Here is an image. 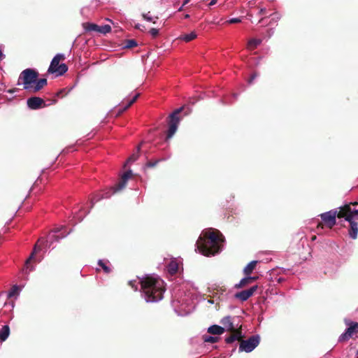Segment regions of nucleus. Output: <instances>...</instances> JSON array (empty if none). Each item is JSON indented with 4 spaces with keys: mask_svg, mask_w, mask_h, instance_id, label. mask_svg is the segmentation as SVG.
Returning <instances> with one entry per match:
<instances>
[{
    "mask_svg": "<svg viewBox=\"0 0 358 358\" xmlns=\"http://www.w3.org/2000/svg\"><path fill=\"white\" fill-rule=\"evenodd\" d=\"M224 237L218 230L209 231L199 237L196 242L199 252L205 256L215 255L221 250Z\"/></svg>",
    "mask_w": 358,
    "mask_h": 358,
    "instance_id": "f257e3e1",
    "label": "nucleus"
},
{
    "mask_svg": "<svg viewBox=\"0 0 358 358\" xmlns=\"http://www.w3.org/2000/svg\"><path fill=\"white\" fill-rule=\"evenodd\" d=\"M140 283L147 302H156L163 298L165 287L162 280L146 276L141 279Z\"/></svg>",
    "mask_w": 358,
    "mask_h": 358,
    "instance_id": "f03ea898",
    "label": "nucleus"
},
{
    "mask_svg": "<svg viewBox=\"0 0 358 358\" xmlns=\"http://www.w3.org/2000/svg\"><path fill=\"white\" fill-rule=\"evenodd\" d=\"M38 73L32 69H27L22 71L19 80H22L24 89L36 93L47 85L46 78L38 79Z\"/></svg>",
    "mask_w": 358,
    "mask_h": 358,
    "instance_id": "7ed1b4c3",
    "label": "nucleus"
},
{
    "mask_svg": "<svg viewBox=\"0 0 358 358\" xmlns=\"http://www.w3.org/2000/svg\"><path fill=\"white\" fill-rule=\"evenodd\" d=\"M348 212H350V204H346L340 208L339 211L336 210H331L328 212L320 215L322 222H318L317 224V229H324L326 225L329 229H332L336 223V217L338 218H345L348 220L350 215H347Z\"/></svg>",
    "mask_w": 358,
    "mask_h": 358,
    "instance_id": "20e7f679",
    "label": "nucleus"
},
{
    "mask_svg": "<svg viewBox=\"0 0 358 358\" xmlns=\"http://www.w3.org/2000/svg\"><path fill=\"white\" fill-rule=\"evenodd\" d=\"M220 323L224 326V330L230 332V335L225 338V342L228 344L232 343L236 340L243 338L242 331V325L235 327L234 325V318L231 316L224 317Z\"/></svg>",
    "mask_w": 358,
    "mask_h": 358,
    "instance_id": "39448f33",
    "label": "nucleus"
},
{
    "mask_svg": "<svg viewBox=\"0 0 358 358\" xmlns=\"http://www.w3.org/2000/svg\"><path fill=\"white\" fill-rule=\"evenodd\" d=\"M65 59V56L62 54H57L50 63L48 73H56L57 76H62L68 71V66L65 64H59L60 61Z\"/></svg>",
    "mask_w": 358,
    "mask_h": 358,
    "instance_id": "423d86ee",
    "label": "nucleus"
},
{
    "mask_svg": "<svg viewBox=\"0 0 358 358\" xmlns=\"http://www.w3.org/2000/svg\"><path fill=\"white\" fill-rule=\"evenodd\" d=\"M358 203H350V212L346 214L347 215H350L348 220H345L350 223V228L348 229L349 236L352 239H356L357 238L358 233V223L355 220H358V210L352 209L351 208V205H357Z\"/></svg>",
    "mask_w": 358,
    "mask_h": 358,
    "instance_id": "0eeeda50",
    "label": "nucleus"
},
{
    "mask_svg": "<svg viewBox=\"0 0 358 358\" xmlns=\"http://www.w3.org/2000/svg\"><path fill=\"white\" fill-rule=\"evenodd\" d=\"M237 341L240 342L239 352H250L259 344L260 338L256 335L250 337L248 340H243L241 338Z\"/></svg>",
    "mask_w": 358,
    "mask_h": 358,
    "instance_id": "6e6552de",
    "label": "nucleus"
},
{
    "mask_svg": "<svg viewBox=\"0 0 358 358\" xmlns=\"http://www.w3.org/2000/svg\"><path fill=\"white\" fill-rule=\"evenodd\" d=\"M182 109H183V107L176 109L173 113H172L169 115V118H170V120L169 122V130L167 132L166 138H171L173 136V134L176 133L178 126V124H179V121H180L178 115L181 113Z\"/></svg>",
    "mask_w": 358,
    "mask_h": 358,
    "instance_id": "1a4fd4ad",
    "label": "nucleus"
},
{
    "mask_svg": "<svg viewBox=\"0 0 358 358\" xmlns=\"http://www.w3.org/2000/svg\"><path fill=\"white\" fill-rule=\"evenodd\" d=\"M83 27L86 31H96L103 34L111 31V27L108 24L99 26L94 23L85 22L83 24Z\"/></svg>",
    "mask_w": 358,
    "mask_h": 358,
    "instance_id": "9d476101",
    "label": "nucleus"
},
{
    "mask_svg": "<svg viewBox=\"0 0 358 358\" xmlns=\"http://www.w3.org/2000/svg\"><path fill=\"white\" fill-rule=\"evenodd\" d=\"M357 332L358 323L352 322L350 323L349 327L347 328L345 331L339 336L338 341L345 342L349 340L350 338H352L353 335Z\"/></svg>",
    "mask_w": 358,
    "mask_h": 358,
    "instance_id": "9b49d317",
    "label": "nucleus"
},
{
    "mask_svg": "<svg viewBox=\"0 0 358 358\" xmlns=\"http://www.w3.org/2000/svg\"><path fill=\"white\" fill-rule=\"evenodd\" d=\"M257 285L252 286L248 289L243 290L241 292L236 293L234 296L235 298L241 300V301H245L254 294V293L257 291Z\"/></svg>",
    "mask_w": 358,
    "mask_h": 358,
    "instance_id": "f8f14e48",
    "label": "nucleus"
},
{
    "mask_svg": "<svg viewBox=\"0 0 358 358\" xmlns=\"http://www.w3.org/2000/svg\"><path fill=\"white\" fill-rule=\"evenodd\" d=\"M27 103L28 107L32 110H36L45 106L44 100L38 96H33L27 99Z\"/></svg>",
    "mask_w": 358,
    "mask_h": 358,
    "instance_id": "ddd939ff",
    "label": "nucleus"
},
{
    "mask_svg": "<svg viewBox=\"0 0 358 358\" xmlns=\"http://www.w3.org/2000/svg\"><path fill=\"white\" fill-rule=\"evenodd\" d=\"M131 176V171H128L125 172L122 175L120 180L113 187V194H114L117 192H119V191L122 190L123 188H124L128 179L130 178Z\"/></svg>",
    "mask_w": 358,
    "mask_h": 358,
    "instance_id": "4468645a",
    "label": "nucleus"
},
{
    "mask_svg": "<svg viewBox=\"0 0 358 358\" xmlns=\"http://www.w3.org/2000/svg\"><path fill=\"white\" fill-rule=\"evenodd\" d=\"M208 332L213 335H221L224 332V328L219 325H212L208 329Z\"/></svg>",
    "mask_w": 358,
    "mask_h": 358,
    "instance_id": "2eb2a0df",
    "label": "nucleus"
},
{
    "mask_svg": "<svg viewBox=\"0 0 358 358\" xmlns=\"http://www.w3.org/2000/svg\"><path fill=\"white\" fill-rule=\"evenodd\" d=\"M257 264V261H252L250 262L243 269V273L245 275H250L252 272L255 268Z\"/></svg>",
    "mask_w": 358,
    "mask_h": 358,
    "instance_id": "dca6fc26",
    "label": "nucleus"
},
{
    "mask_svg": "<svg viewBox=\"0 0 358 358\" xmlns=\"http://www.w3.org/2000/svg\"><path fill=\"white\" fill-rule=\"evenodd\" d=\"M167 271L171 275H175L178 271V264L176 261L169 262L167 266Z\"/></svg>",
    "mask_w": 358,
    "mask_h": 358,
    "instance_id": "f3484780",
    "label": "nucleus"
},
{
    "mask_svg": "<svg viewBox=\"0 0 358 358\" xmlns=\"http://www.w3.org/2000/svg\"><path fill=\"white\" fill-rule=\"evenodd\" d=\"M10 334V327L8 325H4L0 329V339L2 341H6Z\"/></svg>",
    "mask_w": 358,
    "mask_h": 358,
    "instance_id": "a211bd4d",
    "label": "nucleus"
},
{
    "mask_svg": "<svg viewBox=\"0 0 358 358\" xmlns=\"http://www.w3.org/2000/svg\"><path fill=\"white\" fill-rule=\"evenodd\" d=\"M196 34L194 31H192L190 34H182L178 38L185 42H189L196 38Z\"/></svg>",
    "mask_w": 358,
    "mask_h": 358,
    "instance_id": "6ab92c4d",
    "label": "nucleus"
},
{
    "mask_svg": "<svg viewBox=\"0 0 358 358\" xmlns=\"http://www.w3.org/2000/svg\"><path fill=\"white\" fill-rule=\"evenodd\" d=\"M262 43L261 39L252 38L248 43V48L250 50H255Z\"/></svg>",
    "mask_w": 358,
    "mask_h": 358,
    "instance_id": "aec40b11",
    "label": "nucleus"
},
{
    "mask_svg": "<svg viewBox=\"0 0 358 358\" xmlns=\"http://www.w3.org/2000/svg\"><path fill=\"white\" fill-rule=\"evenodd\" d=\"M141 150V145L137 147L136 152L133 153L127 159V163H132L138 159L139 157V152Z\"/></svg>",
    "mask_w": 358,
    "mask_h": 358,
    "instance_id": "412c9836",
    "label": "nucleus"
},
{
    "mask_svg": "<svg viewBox=\"0 0 358 358\" xmlns=\"http://www.w3.org/2000/svg\"><path fill=\"white\" fill-rule=\"evenodd\" d=\"M250 283V279H249L248 275L245 278H243L239 282V283L235 285L234 287L236 288V289H240V288H242V287L246 286L247 285H248Z\"/></svg>",
    "mask_w": 358,
    "mask_h": 358,
    "instance_id": "4be33fe9",
    "label": "nucleus"
},
{
    "mask_svg": "<svg viewBox=\"0 0 358 358\" xmlns=\"http://www.w3.org/2000/svg\"><path fill=\"white\" fill-rule=\"evenodd\" d=\"M98 265L102 268L103 271L106 273H110L111 272V268L106 265V263L103 262V260H99Z\"/></svg>",
    "mask_w": 358,
    "mask_h": 358,
    "instance_id": "5701e85b",
    "label": "nucleus"
},
{
    "mask_svg": "<svg viewBox=\"0 0 358 358\" xmlns=\"http://www.w3.org/2000/svg\"><path fill=\"white\" fill-rule=\"evenodd\" d=\"M41 250L40 248H38L36 245L34 246V250L33 252L31 253L29 257L27 259L25 264L27 265V266L28 267L30 262L32 260V259L34 258L35 254L39 251Z\"/></svg>",
    "mask_w": 358,
    "mask_h": 358,
    "instance_id": "b1692460",
    "label": "nucleus"
},
{
    "mask_svg": "<svg viewBox=\"0 0 358 358\" xmlns=\"http://www.w3.org/2000/svg\"><path fill=\"white\" fill-rule=\"evenodd\" d=\"M203 340L206 343H215L218 341L219 338L216 336H204Z\"/></svg>",
    "mask_w": 358,
    "mask_h": 358,
    "instance_id": "393cba45",
    "label": "nucleus"
},
{
    "mask_svg": "<svg viewBox=\"0 0 358 358\" xmlns=\"http://www.w3.org/2000/svg\"><path fill=\"white\" fill-rule=\"evenodd\" d=\"M125 48H132L137 46V42L134 39H129L125 41Z\"/></svg>",
    "mask_w": 358,
    "mask_h": 358,
    "instance_id": "a878e982",
    "label": "nucleus"
},
{
    "mask_svg": "<svg viewBox=\"0 0 358 358\" xmlns=\"http://www.w3.org/2000/svg\"><path fill=\"white\" fill-rule=\"evenodd\" d=\"M19 290V287L17 285H13L8 292V296L9 298L14 296L15 294H17Z\"/></svg>",
    "mask_w": 358,
    "mask_h": 358,
    "instance_id": "bb28decb",
    "label": "nucleus"
},
{
    "mask_svg": "<svg viewBox=\"0 0 358 358\" xmlns=\"http://www.w3.org/2000/svg\"><path fill=\"white\" fill-rule=\"evenodd\" d=\"M69 92V90L67 91L66 88L60 90L58 92L56 93L57 97H64L66 96Z\"/></svg>",
    "mask_w": 358,
    "mask_h": 358,
    "instance_id": "cd10ccee",
    "label": "nucleus"
},
{
    "mask_svg": "<svg viewBox=\"0 0 358 358\" xmlns=\"http://www.w3.org/2000/svg\"><path fill=\"white\" fill-rule=\"evenodd\" d=\"M150 12H148V13H143L142 15L143 19L147 20V21L152 22L153 23H155L156 21L154 20V18L150 16Z\"/></svg>",
    "mask_w": 358,
    "mask_h": 358,
    "instance_id": "c85d7f7f",
    "label": "nucleus"
},
{
    "mask_svg": "<svg viewBox=\"0 0 358 358\" xmlns=\"http://www.w3.org/2000/svg\"><path fill=\"white\" fill-rule=\"evenodd\" d=\"M159 162V160L148 161L146 163L145 166L149 168L155 167L158 164Z\"/></svg>",
    "mask_w": 358,
    "mask_h": 358,
    "instance_id": "c756f323",
    "label": "nucleus"
},
{
    "mask_svg": "<svg viewBox=\"0 0 358 358\" xmlns=\"http://www.w3.org/2000/svg\"><path fill=\"white\" fill-rule=\"evenodd\" d=\"M69 234V232L66 233V234H62L61 236L60 235L53 234V235L50 236V238L57 241L59 239L65 237L66 236V234Z\"/></svg>",
    "mask_w": 358,
    "mask_h": 358,
    "instance_id": "7c9ffc66",
    "label": "nucleus"
},
{
    "mask_svg": "<svg viewBox=\"0 0 358 358\" xmlns=\"http://www.w3.org/2000/svg\"><path fill=\"white\" fill-rule=\"evenodd\" d=\"M149 33L152 36V38H156L158 36V34H159V29H157L156 28H152L149 31Z\"/></svg>",
    "mask_w": 358,
    "mask_h": 358,
    "instance_id": "2f4dec72",
    "label": "nucleus"
},
{
    "mask_svg": "<svg viewBox=\"0 0 358 358\" xmlns=\"http://www.w3.org/2000/svg\"><path fill=\"white\" fill-rule=\"evenodd\" d=\"M241 22V19L239 18V17L231 18V19H230L229 20L227 21V22L229 23V24L239 23Z\"/></svg>",
    "mask_w": 358,
    "mask_h": 358,
    "instance_id": "473e14b6",
    "label": "nucleus"
},
{
    "mask_svg": "<svg viewBox=\"0 0 358 358\" xmlns=\"http://www.w3.org/2000/svg\"><path fill=\"white\" fill-rule=\"evenodd\" d=\"M258 76H259V74H258L257 72H254V73L251 75L250 78H249V80H248V83H249V84H251V83L253 82V80H255V79Z\"/></svg>",
    "mask_w": 358,
    "mask_h": 358,
    "instance_id": "72a5a7b5",
    "label": "nucleus"
},
{
    "mask_svg": "<svg viewBox=\"0 0 358 358\" xmlns=\"http://www.w3.org/2000/svg\"><path fill=\"white\" fill-rule=\"evenodd\" d=\"M139 94H136L129 101L130 104H134L139 96Z\"/></svg>",
    "mask_w": 358,
    "mask_h": 358,
    "instance_id": "f704fd0d",
    "label": "nucleus"
},
{
    "mask_svg": "<svg viewBox=\"0 0 358 358\" xmlns=\"http://www.w3.org/2000/svg\"><path fill=\"white\" fill-rule=\"evenodd\" d=\"M129 285L132 287L134 288L135 290H137V286L136 285V282L135 281H129Z\"/></svg>",
    "mask_w": 358,
    "mask_h": 358,
    "instance_id": "c9c22d12",
    "label": "nucleus"
},
{
    "mask_svg": "<svg viewBox=\"0 0 358 358\" xmlns=\"http://www.w3.org/2000/svg\"><path fill=\"white\" fill-rule=\"evenodd\" d=\"M248 278L250 279V283L252 282L253 281H255L258 279V277L257 276H255V277H250L248 275Z\"/></svg>",
    "mask_w": 358,
    "mask_h": 358,
    "instance_id": "e433bc0d",
    "label": "nucleus"
},
{
    "mask_svg": "<svg viewBox=\"0 0 358 358\" xmlns=\"http://www.w3.org/2000/svg\"><path fill=\"white\" fill-rule=\"evenodd\" d=\"M132 104H130V101L128 102V103L123 107V110H127Z\"/></svg>",
    "mask_w": 358,
    "mask_h": 358,
    "instance_id": "4c0bfd02",
    "label": "nucleus"
},
{
    "mask_svg": "<svg viewBox=\"0 0 358 358\" xmlns=\"http://www.w3.org/2000/svg\"><path fill=\"white\" fill-rule=\"evenodd\" d=\"M132 104H130V101L128 102V103L123 107V110H127Z\"/></svg>",
    "mask_w": 358,
    "mask_h": 358,
    "instance_id": "58836bf2",
    "label": "nucleus"
},
{
    "mask_svg": "<svg viewBox=\"0 0 358 358\" xmlns=\"http://www.w3.org/2000/svg\"><path fill=\"white\" fill-rule=\"evenodd\" d=\"M132 104H130V101L128 102V103L123 107V110H127Z\"/></svg>",
    "mask_w": 358,
    "mask_h": 358,
    "instance_id": "ea45409f",
    "label": "nucleus"
},
{
    "mask_svg": "<svg viewBox=\"0 0 358 358\" xmlns=\"http://www.w3.org/2000/svg\"><path fill=\"white\" fill-rule=\"evenodd\" d=\"M99 199H96V200H94V199H92L91 200V201H90V202H91V208L94 206V205L95 202H96V201H99Z\"/></svg>",
    "mask_w": 358,
    "mask_h": 358,
    "instance_id": "a19ab883",
    "label": "nucleus"
},
{
    "mask_svg": "<svg viewBox=\"0 0 358 358\" xmlns=\"http://www.w3.org/2000/svg\"><path fill=\"white\" fill-rule=\"evenodd\" d=\"M217 0H211L209 3V6H213L217 3Z\"/></svg>",
    "mask_w": 358,
    "mask_h": 358,
    "instance_id": "79ce46f5",
    "label": "nucleus"
},
{
    "mask_svg": "<svg viewBox=\"0 0 358 358\" xmlns=\"http://www.w3.org/2000/svg\"><path fill=\"white\" fill-rule=\"evenodd\" d=\"M125 110H123V108H120L118 112H117V115H121L122 113H124Z\"/></svg>",
    "mask_w": 358,
    "mask_h": 358,
    "instance_id": "37998d69",
    "label": "nucleus"
},
{
    "mask_svg": "<svg viewBox=\"0 0 358 358\" xmlns=\"http://www.w3.org/2000/svg\"><path fill=\"white\" fill-rule=\"evenodd\" d=\"M265 13H266V9L265 8H262L259 10V14H261V15H264V14H265Z\"/></svg>",
    "mask_w": 358,
    "mask_h": 358,
    "instance_id": "c03bdc74",
    "label": "nucleus"
},
{
    "mask_svg": "<svg viewBox=\"0 0 358 358\" xmlns=\"http://www.w3.org/2000/svg\"><path fill=\"white\" fill-rule=\"evenodd\" d=\"M189 1H190V0H184L183 3H182V6H185L186 4H187Z\"/></svg>",
    "mask_w": 358,
    "mask_h": 358,
    "instance_id": "a18cd8bd",
    "label": "nucleus"
},
{
    "mask_svg": "<svg viewBox=\"0 0 358 358\" xmlns=\"http://www.w3.org/2000/svg\"><path fill=\"white\" fill-rule=\"evenodd\" d=\"M2 57H3V53H2L1 50H0V60L2 59Z\"/></svg>",
    "mask_w": 358,
    "mask_h": 358,
    "instance_id": "49530a36",
    "label": "nucleus"
},
{
    "mask_svg": "<svg viewBox=\"0 0 358 358\" xmlns=\"http://www.w3.org/2000/svg\"><path fill=\"white\" fill-rule=\"evenodd\" d=\"M189 15L186 14V15H185V18L187 19V18H189Z\"/></svg>",
    "mask_w": 358,
    "mask_h": 358,
    "instance_id": "de8ad7c7",
    "label": "nucleus"
},
{
    "mask_svg": "<svg viewBox=\"0 0 358 358\" xmlns=\"http://www.w3.org/2000/svg\"><path fill=\"white\" fill-rule=\"evenodd\" d=\"M59 231H60V229H55V233H58Z\"/></svg>",
    "mask_w": 358,
    "mask_h": 358,
    "instance_id": "09e8293b",
    "label": "nucleus"
},
{
    "mask_svg": "<svg viewBox=\"0 0 358 358\" xmlns=\"http://www.w3.org/2000/svg\"><path fill=\"white\" fill-rule=\"evenodd\" d=\"M311 239H312V241H315L316 239V236H313Z\"/></svg>",
    "mask_w": 358,
    "mask_h": 358,
    "instance_id": "8fccbe9b",
    "label": "nucleus"
},
{
    "mask_svg": "<svg viewBox=\"0 0 358 358\" xmlns=\"http://www.w3.org/2000/svg\"><path fill=\"white\" fill-rule=\"evenodd\" d=\"M110 194H108V193H107L105 197H106V198H108V197H110Z\"/></svg>",
    "mask_w": 358,
    "mask_h": 358,
    "instance_id": "3c124183",
    "label": "nucleus"
},
{
    "mask_svg": "<svg viewBox=\"0 0 358 358\" xmlns=\"http://www.w3.org/2000/svg\"><path fill=\"white\" fill-rule=\"evenodd\" d=\"M182 8H183L182 6L181 7H180V8L178 9V11H181L182 10Z\"/></svg>",
    "mask_w": 358,
    "mask_h": 358,
    "instance_id": "603ef678",
    "label": "nucleus"
},
{
    "mask_svg": "<svg viewBox=\"0 0 358 358\" xmlns=\"http://www.w3.org/2000/svg\"><path fill=\"white\" fill-rule=\"evenodd\" d=\"M357 355H358V350H357Z\"/></svg>",
    "mask_w": 358,
    "mask_h": 358,
    "instance_id": "864d4df0",
    "label": "nucleus"
}]
</instances>
